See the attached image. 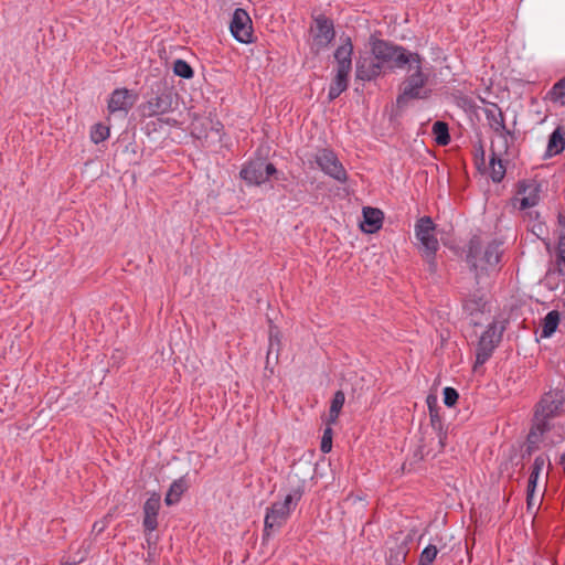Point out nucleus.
I'll list each match as a JSON object with an SVG mask.
<instances>
[{"label": "nucleus", "instance_id": "f257e3e1", "mask_svg": "<svg viewBox=\"0 0 565 565\" xmlns=\"http://www.w3.org/2000/svg\"><path fill=\"white\" fill-rule=\"evenodd\" d=\"M370 55L361 56L355 63V76L362 82H372L386 70L403 68L408 61L404 46L371 35Z\"/></svg>", "mask_w": 565, "mask_h": 565}, {"label": "nucleus", "instance_id": "f03ea898", "mask_svg": "<svg viewBox=\"0 0 565 565\" xmlns=\"http://www.w3.org/2000/svg\"><path fill=\"white\" fill-rule=\"evenodd\" d=\"M404 56L408 61L406 77L401 85V92L396 97L397 107L405 106L412 99H425L429 96L427 87L429 72L423 67L424 57L417 52H409L404 47Z\"/></svg>", "mask_w": 565, "mask_h": 565}, {"label": "nucleus", "instance_id": "7ed1b4c3", "mask_svg": "<svg viewBox=\"0 0 565 565\" xmlns=\"http://www.w3.org/2000/svg\"><path fill=\"white\" fill-rule=\"evenodd\" d=\"M564 402V394L558 390H551L541 397L535 406L532 427L527 436L530 443L539 441L550 430V420L561 414Z\"/></svg>", "mask_w": 565, "mask_h": 565}, {"label": "nucleus", "instance_id": "20e7f679", "mask_svg": "<svg viewBox=\"0 0 565 565\" xmlns=\"http://www.w3.org/2000/svg\"><path fill=\"white\" fill-rule=\"evenodd\" d=\"M435 228L436 226L430 216L419 217L414 226L415 237L420 244V250L430 270L436 268V254L439 249L438 239L434 234Z\"/></svg>", "mask_w": 565, "mask_h": 565}, {"label": "nucleus", "instance_id": "39448f33", "mask_svg": "<svg viewBox=\"0 0 565 565\" xmlns=\"http://www.w3.org/2000/svg\"><path fill=\"white\" fill-rule=\"evenodd\" d=\"M315 161L326 175L340 183L348 181V173L333 150L328 148L318 150Z\"/></svg>", "mask_w": 565, "mask_h": 565}, {"label": "nucleus", "instance_id": "423d86ee", "mask_svg": "<svg viewBox=\"0 0 565 565\" xmlns=\"http://www.w3.org/2000/svg\"><path fill=\"white\" fill-rule=\"evenodd\" d=\"M277 172L276 167L266 160L258 158L248 161L241 170V178L250 185H260L268 181L269 177Z\"/></svg>", "mask_w": 565, "mask_h": 565}, {"label": "nucleus", "instance_id": "0eeeda50", "mask_svg": "<svg viewBox=\"0 0 565 565\" xmlns=\"http://www.w3.org/2000/svg\"><path fill=\"white\" fill-rule=\"evenodd\" d=\"M503 329H499L495 322L488 324L482 332L476 349V364H484L492 355L495 347L499 344Z\"/></svg>", "mask_w": 565, "mask_h": 565}, {"label": "nucleus", "instance_id": "6e6552de", "mask_svg": "<svg viewBox=\"0 0 565 565\" xmlns=\"http://www.w3.org/2000/svg\"><path fill=\"white\" fill-rule=\"evenodd\" d=\"M484 115L490 128L497 134V139L492 142V147H497V143H502V149L507 152L509 139H512L513 135L505 126L501 109L497 104H491L490 107L484 109Z\"/></svg>", "mask_w": 565, "mask_h": 565}, {"label": "nucleus", "instance_id": "1a4fd4ad", "mask_svg": "<svg viewBox=\"0 0 565 565\" xmlns=\"http://www.w3.org/2000/svg\"><path fill=\"white\" fill-rule=\"evenodd\" d=\"M335 31L333 21L324 15L315 18V26L312 29V50L316 53L324 51L334 40Z\"/></svg>", "mask_w": 565, "mask_h": 565}, {"label": "nucleus", "instance_id": "9d476101", "mask_svg": "<svg viewBox=\"0 0 565 565\" xmlns=\"http://www.w3.org/2000/svg\"><path fill=\"white\" fill-rule=\"evenodd\" d=\"M230 31L233 38L242 44H249L253 42L252 20L244 9L237 8L234 10L230 23Z\"/></svg>", "mask_w": 565, "mask_h": 565}, {"label": "nucleus", "instance_id": "9b49d317", "mask_svg": "<svg viewBox=\"0 0 565 565\" xmlns=\"http://www.w3.org/2000/svg\"><path fill=\"white\" fill-rule=\"evenodd\" d=\"M161 508V497L158 492H152L142 507V525L146 532L152 533L158 527V515Z\"/></svg>", "mask_w": 565, "mask_h": 565}, {"label": "nucleus", "instance_id": "f8f14e48", "mask_svg": "<svg viewBox=\"0 0 565 565\" xmlns=\"http://www.w3.org/2000/svg\"><path fill=\"white\" fill-rule=\"evenodd\" d=\"M289 515L290 513L277 502L266 508L263 532L264 539L270 536L271 530L279 529L287 521Z\"/></svg>", "mask_w": 565, "mask_h": 565}, {"label": "nucleus", "instance_id": "ddd939ff", "mask_svg": "<svg viewBox=\"0 0 565 565\" xmlns=\"http://www.w3.org/2000/svg\"><path fill=\"white\" fill-rule=\"evenodd\" d=\"M172 109V94L162 92L150 97L143 105V115L148 117L168 114Z\"/></svg>", "mask_w": 565, "mask_h": 565}, {"label": "nucleus", "instance_id": "4468645a", "mask_svg": "<svg viewBox=\"0 0 565 565\" xmlns=\"http://www.w3.org/2000/svg\"><path fill=\"white\" fill-rule=\"evenodd\" d=\"M518 194L520 198V209L525 210L534 207L541 200V184L536 181H521L519 182Z\"/></svg>", "mask_w": 565, "mask_h": 565}, {"label": "nucleus", "instance_id": "2eb2a0df", "mask_svg": "<svg viewBox=\"0 0 565 565\" xmlns=\"http://www.w3.org/2000/svg\"><path fill=\"white\" fill-rule=\"evenodd\" d=\"M134 97L127 88H116L113 90L108 98L107 109L109 113L115 114L122 111L127 114L134 105Z\"/></svg>", "mask_w": 565, "mask_h": 565}, {"label": "nucleus", "instance_id": "dca6fc26", "mask_svg": "<svg viewBox=\"0 0 565 565\" xmlns=\"http://www.w3.org/2000/svg\"><path fill=\"white\" fill-rule=\"evenodd\" d=\"M305 488H306V480L298 479L296 483H294L289 487L288 492L286 493L284 500L276 501V502L279 503L289 513H291L292 510L296 509V507L299 503V501L301 500L302 495L305 494Z\"/></svg>", "mask_w": 565, "mask_h": 565}, {"label": "nucleus", "instance_id": "f3484780", "mask_svg": "<svg viewBox=\"0 0 565 565\" xmlns=\"http://www.w3.org/2000/svg\"><path fill=\"white\" fill-rule=\"evenodd\" d=\"M563 284H565V265L554 260L543 278V285L548 290L555 291Z\"/></svg>", "mask_w": 565, "mask_h": 565}, {"label": "nucleus", "instance_id": "a211bd4d", "mask_svg": "<svg viewBox=\"0 0 565 565\" xmlns=\"http://www.w3.org/2000/svg\"><path fill=\"white\" fill-rule=\"evenodd\" d=\"M502 243L499 241H492L487 244L481 257V269H494L501 260L502 256Z\"/></svg>", "mask_w": 565, "mask_h": 565}, {"label": "nucleus", "instance_id": "6ab92c4d", "mask_svg": "<svg viewBox=\"0 0 565 565\" xmlns=\"http://www.w3.org/2000/svg\"><path fill=\"white\" fill-rule=\"evenodd\" d=\"M383 212L379 209L366 206L363 207L362 230L365 233L373 234L382 227Z\"/></svg>", "mask_w": 565, "mask_h": 565}, {"label": "nucleus", "instance_id": "aec40b11", "mask_svg": "<svg viewBox=\"0 0 565 565\" xmlns=\"http://www.w3.org/2000/svg\"><path fill=\"white\" fill-rule=\"evenodd\" d=\"M499 150L497 152L495 147H492V156L490 158V177L493 182H501L505 175V167L500 158L501 153H505L502 149V143H497Z\"/></svg>", "mask_w": 565, "mask_h": 565}, {"label": "nucleus", "instance_id": "412c9836", "mask_svg": "<svg viewBox=\"0 0 565 565\" xmlns=\"http://www.w3.org/2000/svg\"><path fill=\"white\" fill-rule=\"evenodd\" d=\"M186 489H188V481L184 476L174 480L171 483V486L166 494L164 503L167 505H173V504L178 503L180 501L182 494L186 491Z\"/></svg>", "mask_w": 565, "mask_h": 565}, {"label": "nucleus", "instance_id": "4be33fe9", "mask_svg": "<svg viewBox=\"0 0 565 565\" xmlns=\"http://www.w3.org/2000/svg\"><path fill=\"white\" fill-rule=\"evenodd\" d=\"M565 149V132L557 127L548 137L546 157L559 154Z\"/></svg>", "mask_w": 565, "mask_h": 565}, {"label": "nucleus", "instance_id": "5701e85b", "mask_svg": "<svg viewBox=\"0 0 565 565\" xmlns=\"http://www.w3.org/2000/svg\"><path fill=\"white\" fill-rule=\"evenodd\" d=\"M353 44L351 38L341 39V44L334 51L337 63H352Z\"/></svg>", "mask_w": 565, "mask_h": 565}, {"label": "nucleus", "instance_id": "b1692460", "mask_svg": "<svg viewBox=\"0 0 565 565\" xmlns=\"http://www.w3.org/2000/svg\"><path fill=\"white\" fill-rule=\"evenodd\" d=\"M559 312L556 310H552L545 316L542 323V338H551L555 333L559 323Z\"/></svg>", "mask_w": 565, "mask_h": 565}, {"label": "nucleus", "instance_id": "393cba45", "mask_svg": "<svg viewBox=\"0 0 565 565\" xmlns=\"http://www.w3.org/2000/svg\"><path fill=\"white\" fill-rule=\"evenodd\" d=\"M431 132L434 139L439 146H447L450 142L449 127L447 122L437 120L433 124Z\"/></svg>", "mask_w": 565, "mask_h": 565}, {"label": "nucleus", "instance_id": "a878e982", "mask_svg": "<svg viewBox=\"0 0 565 565\" xmlns=\"http://www.w3.org/2000/svg\"><path fill=\"white\" fill-rule=\"evenodd\" d=\"M349 86V78L341 76V75H334L329 89H328V99L334 100L337 99L343 92L348 89Z\"/></svg>", "mask_w": 565, "mask_h": 565}, {"label": "nucleus", "instance_id": "bb28decb", "mask_svg": "<svg viewBox=\"0 0 565 565\" xmlns=\"http://www.w3.org/2000/svg\"><path fill=\"white\" fill-rule=\"evenodd\" d=\"M547 98L555 105L565 106V76L554 83L547 93Z\"/></svg>", "mask_w": 565, "mask_h": 565}, {"label": "nucleus", "instance_id": "cd10ccee", "mask_svg": "<svg viewBox=\"0 0 565 565\" xmlns=\"http://www.w3.org/2000/svg\"><path fill=\"white\" fill-rule=\"evenodd\" d=\"M345 402V395L342 391H337L331 399L330 409H329V419L328 422L330 424H333L337 422L340 412L344 405Z\"/></svg>", "mask_w": 565, "mask_h": 565}, {"label": "nucleus", "instance_id": "c85d7f7f", "mask_svg": "<svg viewBox=\"0 0 565 565\" xmlns=\"http://www.w3.org/2000/svg\"><path fill=\"white\" fill-rule=\"evenodd\" d=\"M173 73H174V75H177L181 78H184V79H190L194 75V72H193V68L191 67V65L182 58H177L174 61Z\"/></svg>", "mask_w": 565, "mask_h": 565}, {"label": "nucleus", "instance_id": "c756f323", "mask_svg": "<svg viewBox=\"0 0 565 565\" xmlns=\"http://www.w3.org/2000/svg\"><path fill=\"white\" fill-rule=\"evenodd\" d=\"M108 137H109V127H107L106 125L98 122V124H95L90 128V140L95 145H98V143L105 141Z\"/></svg>", "mask_w": 565, "mask_h": 565}, {"label": "nucleus", "instance_id": "7c9ffc66", "mask_svg": "<svg viewBox=\"0 0 565 565\" xmlns=\"http://www.w3.org/2000/svg\"><path fill=\"white\" fill-rule=\"evenodd\" d=\"M437 554L438 548L433 544H428L419 555L418 565H431L436 559Z\"/></svg>", "mask_w": 565, "mask_h": 565}, {"label": "nucleus", "instance_id": "2f4dec72", "mask_svg": "<svg viewBox=\"0 0 565 565\" xmlns=\"http://www.w3.org/2000/svg\"><path fill=\"white\" fill-rule=\"evenodd\" d=\"M280 343V332L277 328H270L269 332V347H268V355L274 351L278 353Z\"/></svg>", "mask_w": 565, "mask_h": 565}, {"label": "nucleus", "instance_id": "473e14b6", "mask_svg": "<svg viewBox=\"0 0 565 565\" xmlns=\"http://www.w3.org/2000/svg\"><path fill=\"white\" fill-rule=\"evenodd\" d=\"M458 397H459V394L454 387L447 386L444 388L443 398H444V404L446 406L452 407L457 403Z\"/></svg>", "mask_w": 565, "mask_h": 565}, {"label": "nucleus", "instance_id": "72a5a7b5", "mask_svg": "<svg viewBox=\"0 0 565 565\" xmlns=\"http://www.w3.org/2000/svg\"><path fill=\"white\" fill-rule=\"evenodd\" d=\"M321 451L328 454L332 448V429L330 427L326 428L323 431V436L321 439Z\"/></svg>", "mask_w": 565, "mask_h": 565}, {"label": "nucleus", "instance_id": "f704fd0d", "mask_svg": "<svg viewBox=\"0 0 565 565\" xmlns=\"http://www.w3.org/2000/svg\"><path fill=\"white\" fill-rule=\"evenodd\" d=\"M352 70V63H337L335 75H341L349 78Z\"/></svg>", "mask_w": 565, "mask_h": 565}, {"label": "nucleus", "instance_id": "c9c22d12", "mask_svg": "<svg viewBox=\"0 0 565 565\" xmlns=\"http://www.w3.org/2000/svg\"><path fill=\"white\" fill-rule=\"evenodd\" d=\"M536 487H532L531 483L527 482V489H526V503L527 509L531 510L534 504V493H535Z\"/></svg>", "mask_w": 565, "mask_h": 565}, {"label": "nucleus", "instance_id": "e433bc0d", "mask_svg": "<svg viewBox=\"0 0 565 565\" xmlns=\"http://www.w3.org/2000/svg\"><path fill=\"white\" fill-rule=\"evenodd\" d=\"M545 461H546V459H545L544 456L535 457L534 462L532 465V470L537 471V472L541 473L543 468H544V466H545Z\"/></svg>", "mask_w": 565, "mask_h": 565}, {"label": "nucleus", "instance_id": "4c0bfd02", "mask_svg": "<svg viewBox=\"0 0 565 565\" xmlns=\"http://www.w3.org/2000/svg\"><path fill=\"white\" fill-rule=\"evenodd\" d=\"M539 477H540V472L531 470L527 482L531 483L532 487H536Z\"/></svg>", "mask_w": 565, "mask_h": 565}, {"label": "nucleus", "instance_id": "58836bf2", "mask_svg": "<svg viewBox=\"0 0 565 565\" xmlns=\"http://www.w3.org/2000/svg\"><path fill=\"white\" fill-rule=\"evenodd\" d=\"M406 554H407V551H406V547L405 546H399V550L397 552V556H396V559H401V561H405L406 558Z\"/></svg>", "mask_w": 565, "mask_h": 565}, {"label": "nucleus", "instance_id": "ea45409f", "mask_svg": "<svg viewBox=\"0 0 565 565\" xmlns=\"http://www.w3.org/2000/svg\"><path fill=\"white\" fill-rule=\"evenodd\" d=\"M559 465L563 467V470L565 471V452L562 454L559 457Z\"/></svg>", "mask_w": 565, "mask_h": 565}, {"label": "nucleus", "instance_id": "a19ab883", "mask_svg": "<svg viewBox=\"0 0 565 565\" xmlns=\"http://www.w3.org/2000/svg\"><path fill=\"white\" fill-rule=\"evenodd\" d=\"M74 564H75V562H74V563H68V562H66V563H63V564H61V565H74Z\"/></svg>", "mask_w": 565, "mask_h": 565}, {"label": "nucleus", "instance_id": "79ce46f5", "mask_svg": "<svg viewBox=\"0 0 565 565\" xmlns=\"http://www.w3.org/2000/svg\"><path fill=\"white\" fill-rule=\"evenodd\" d=\"M564 308H565V298H564Z\"/></svg>", "mask_w": 565, "mask_h": 565}]
</instances>
